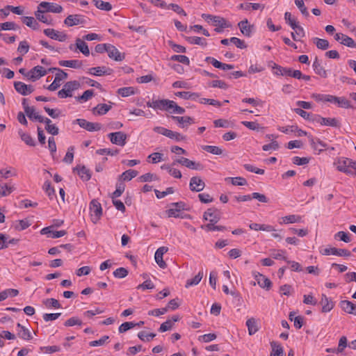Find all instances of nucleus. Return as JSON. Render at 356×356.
<instances>
[{
	"label": "nucleus",
	"instance_id": "a878e982",
	"mask_svg": "<svg viewBox=\"0 0 356 356\" xmlns=\"http://www.w3.org/2000/svg\"><path fill=\"white\" fill-rule=\"evenodd\" d=\"M322 305V312H328L331 311L334 307V303L324 294L322 295L320 302Z\"/></svg>",
	"mask_w": 356,
	"mask_h": 356
},
{
	"label": "nucleus",
	"instance_id": "7c9ffc66",
	"mask_svg": "<svg viewBox=\"0 0 356 356\" xmlns=\"http://www.w3.org/2000/svg\"><path fill=\"white\" fill-rule=\"evenodd\" d=\"M23 23L27 26L33 29V30H38L39 29V24L33 17H23L22 18Z\"/></svg>",
	"mask_w": 356,
	"mask_h": 356
},
{
	"label": "nucleus",
	"instance_id": "e2e57ef3",
	"mask_svg": "<svg viewBox=\"0 0 356 356\" xmlns=\"http://www.w3.org/2000/svg\"><path fill=\"white\" fill-rule=\"evenodd\" d=\"M82 321L77 317H72L67 319L64 325L66 327H71L74 325H81Z\"/></svg>",
	"mask_w": 356,
	"mask_h": 356
},
{
	"label": "nucleus",
	"instance_id": "8fccbe9b",
	"mask_svg": "<svg viewBox=\"0 0 356 356\" xmlns=\"http://www.w3.org/2000/svg\"><path fill=\"white\" fill-rule=\"evenodd\" d=\"M284 19L286 22L292 28L296 29V24L298 23L296 18L293 17L291 13L286 12L284 14Z\"/></svg>",
	"mask_w": 356,
	"mask_h": 356
},
{
	"label": "nucleus",
	"instance_id": "ddd939ff",
	"mask_svg": "<svg viewBox=\"0 0 356 356\" xmlns=\"http://www.w3.org/2000/svg\"><path fill=\"white\" fill-rule=\"evenodd\" d=\"M189 187L192 191L200 192L204 188L205 183L200 177H193L190 180Z\"/></svg>",
	"mask_w": 356,
	"mask_h": 356
},
{
	"label": "nucleus",
	"instance_id": "49530a36",
	"mask_svg": "<svg viewBox=\"0 0 356 356\" xmlns=\"http://www.w3.org/2000/svg\"><path fill=\"white\" fill-rule=\"evenodd\" d=\"M186 40L190 44H198V45H201V46H206L207 44L205 39H202L197 36L187 37Z\"/></svg>",
	"mask_w": 356,
	"mask_h": 356
},
{
	"label": "nucleus",
	"instance_id": "1a4fd4ad",
	"mask_svg": "<svg viewBox=\"0 0 356 356\" xmlns=\"http://www.w3.org/2000/svg\"><path fill=\"white\" fill-rule=\"evenodd\" d=\"M44 33L51 39L64 42L67 39V35L63 32L56 31L54 29H46L44 30Z\"/></svg>",
	"mask_w": 356,
	"mask_h": 356
},
{
	"label": "nucleus",
	"instance_id": "6e6552de",
	"mask_svg": "<svg viewBox=\"0 0 356 356\" xmlns=\"http://www.w3.org/2000/svg\"><path fill=\"white\" fill-rule=\"evenodd\" d=\"M203 218L209 220V223L218 222L220 219V213L215 208H209L204 213Z\"/></svg>",
	"mask_w": 356,
	"mask_h": 356
},
{
	"label": "nucleus",
	"instance_id": "f3484780",
	"mask_svg": "<svg viewBox=\"0 0 356 356\" xmlns=\"http://www.w3.org/2000/svg\"><path fill=\"white\" fill-rule=\"evenodd\" d=\"M107 53L108 57L115 61H122L124 58V54H121L115 46L111 44H108Z\"/></svg>",
	"mask_w": 356,
	"mask_h": 356
},
{
	"label": "nucleus",
	"instance_id": "a19ab883",
	"mask_svg": "<svg viewBox=\"0 0 356 356\" xmlns=\"http://www.w3.org/2000/svg\"><path fill=\"white\" fill-rule=\"evenodd\" d=\"M165 213L168 218L174 217V218H189V215H184L182 216L179 211L177 209L171 208L170 209H168L165 211Z\"/></svg>",
	"mask_w": 356,
	"mask_h": 356
},
{
	"label": "nucleus",
	"instance_id": "39448f33",
	"mask_svg": "<svg viewBox=\"0 0 356 356\" xmlns=\"http://www.w3.org/2000/svg\"><path fill=\"white\" fill-rule=\"evenodd\" d=\"M320 252L323 255H337L339 257H348L351 255V253L350 251H348L346 249H338L336 248H327L323 249V250H321Z\"/></svg>",
	"mask_w": 356,
	"mask_h": 356
},
{
	"label": "nucleus",
	"instance_id": "4c0bfd02",
	"mask_svg": "<svg viewBox=\"0 0 356 356\" xmlns=\"http://www.w3.org/2000/svg\"><path fill=\"white\" fill-rule=\"evenodd\" d=\"M136 92L134 87H124L118 90L117 93L122 97H126L134 95Z\"/></svg>",
	"mask_w": 356,
	"mask_h": 356
},
{
	"label": "nucleus",
	"instance_id": "e433bc0d",
	"mask_svg": "<svg viewBox=\"0 0 356 356\" xmlns=\"http://www.w3.org/2000/svg\"><path fill=\"white\" fill-rule=\"evenodd\" d=\"M92 2L98 9L105 11H110L112 9V6L109 2H105L102 0H92Z\"/></svg>",
	"mask_w": 356,
	"mask_h": 356
},
{
	"label": "nucleus",
	"instance_id": "6e6d98bb",
	"mask_svg": "<svg viewBox=\"0 0 356 356\" xmlns=\"http://www.w3.org/2000/svg\"><path fill=\"white\" fill-rule=\"evenodd\" d=\"M14 190L15 187L13 186H9L8 184L0 186V195L7 196L9 194H10Z\"/></svg>",
	"mask_w": 356,
	"mask_h": 356
},
{
	"label": "nucleus",
	"instance_id": "864d4df0",
	"mask_svg": "<svg viewBox=\"0 0 356 356\" xmlns=\"http://www.w3.org/2000/svg\"><path fill=\"white\" fill-rule=\"evenodd\" d=\"M43 189L45 191L46 193L49 196V197L51 200L55 196V190L51 186V182L49 181H46L43 185Z\"/></svg>",
	"mask_w": 356,
	"mask_h": 356
},
{
	"label": "nucleus",
	"instance_id": "bf43d9fd",
	"mask_svg": "<svg viewBox=\"0 0 356 356\" xmlns=\"http://www.w3.org/2000/svg\"><path fill=\"white\" fill-rule=\"evenodd\" d=\"M138 179L141 182H147L152 180H158L159 178L156 175L148 172L139 177Z\"/></svg>",
	"mask_w": 356,
	"mask_h": 356
},
{
	"label": "nucleus",
	"instance_id": "423d86ee",
	"mask_svg": "<svg viewBox=\"0 0 356 356\" xmlns=\"http://www.w3.org/2000/svg\"><path fill=\"white\" fill-rule=\"evenodd\" d=\"M170 101L169 99L153 100L152 102H147V106L155 110H162L169 111V106H170Z\"/></svg>",
	"mask_w": 356,
	"mask_h": 356
},
{
	"label": "nucleus",
	"instance_id": "680f3d73",
	"mask_svg": "<svg viewBox=\"0 0 356 356\" xmlns=\"http://www.w3.org/2000/svg\"><path fill=\"white\" fill-rule=\"evenodd\" d=\"M295 3L304 16L308 17L309 15L307 8L305 6L303 0H295Z\"/></svg>",
	"mask_w": 356,
	"mask_h": 356
},
{
	"label": "nucleus",
	"instance_id": "c85d7f7f",
	"mask_svg": "<svg viewBox=\"0 0 356 356\" xmlns=\"http://www.w3.org/2000/svg\"><path fill=\"white\" fill-rule=\"evenodd\" d=\"M18 134L22 140L24 141L27 145L35 146V143L31 136L27 133L24 132L22 129L18 131Z\"/></svg>",
	"mask_w": 356,
	"mask_h": 356
},
{
	"label": "nucleus",
	"instance_id": "a211bd4d",
	"mask_svg": "<svg viewBox=\"0 0 356 356\" xmlns=\"http://www.w3.org/2000/svg\"><path fill=\"white\" fill-rule=\"evenodd\" d=\"M353 163V161L348 159H341L337 162V169L339 171L343 172L347 174H351V170H349L350 165Z\"/></svg>",
	"mask_w": 356,
	"mask_h": 356
},
{
	"label": "nucleus",
	"instance_id": "f03ea898",
	"mask_svg": "<svg viewBox=\"0 0 356 356\" xmlns=\"http://www.w3.org/2000/svg\"><path fill=\"white\" fill-rule=\"evenodd\" d=\"M90 211L92 221L96 223L102 215L101 204L97 200H92L90 203Z\"/></svg>",
	"mask_w": 356,
	"mask_h": 356
},
{
	"label": "nucleus",
	"instance_id": "b1692460",
	"mask_svg": "<svg viewBox=\"0 0 356 356\" xmlns=\"http://www.w3.org/2000/svg\"><path fill=\"white\" fill-rule=\"evenodd\" d=\"M238 26L241 30V32L247 37H250L252 34L253 26L248 24V19L241 21Z\"/></svg>",
	"mask_w": 356,
	"mask_h": 356
},
{
	"label": "nucleus",
	"instance_id": "c9c22d12",
	"mask_svg": "<svg viewBox=\"0 0 356 356\" xmlns=\"http://www.w3.org/2000/svg\"><path fill=\"white\" fill-rule=\"evenodd\" d=\"M270 346L273 348V352L270 356H284V350L282 347L275 341H272Z\"/></svg>",
	"mask_w": 356,
	"mask_h": 356
},
{
	"label": "nucleus",
	"instance_id": "774afa93",
	"mask_svg": "<svg viewBox=\"0 0 356 356\" xmlns=\"http://www.w3.org/2000/svg\"><path fill=\"white\" fill-rule=\"evenodd\" d=\"M341 43L348 47L356 48V43L353 39L346 35H344V38Z\"/></svg>",
	"mask_w": 356,
	"mask_h": 356
},
{
	"label": "nucleus",
	"instance_id": "20e7f679",
	"mask_svg": "<svg viewBox=\"0 0 356 356\" xmlns=\"http://www.w3.org/2000/svg\"><path fill=\"white\" fill-rule=\"evenodd\" d=\"M76 122L83 129L88 131H99L102 125L98 122H90L85 119H76Z\"/></svg>",
	"mask_w": 356,
	"mask_h": 356
},
{
	"label": "nucleus",
	"instance_id": "473e14b6",
	"mask_svg": "<svg viewBox=\"0 0 356 356\" xmlns=\"http://www.w3.org/2000/svg\"><path fill=\"white\" fill-rule=\"evenodd\" d=\"M19 294V291L13 289H8L0 293V302L6 300L8 297H15Z\"/></svg>",
	"mask_w": 356,
	"mask_h": 356
},
{
	"label": "nucleus",
	"instance_id": "ea45409f",
	"mask_svg": "<svg viewBox=\"0 0 356 356\" xmlns=\"http://www.w3.org/2000/svg\"><path fill=\"white\" fill-rule=\"evenodd\" d=\"M321 125L339 127L340 123L337 118H323V120H321Z\"/></svg>",
	"mask_w": 356,
	"mask_h": 356
},
{
	"label": "nucleus",
	"instance_id": "72a5a7b5",
	"mask_svg": "<svg viewBox=\"0 0 356 356\" xmlns=\"http://www.w3.org/2000/svg\"><path fill=\"white\" fill-rule=\"evenodd\" d=\"M175 95L177 97H179L181 98H183L184 99H193L196 100L199 97V94L195 92H177L175 93Z\"/></svg>",
	"mask_w": 356,
	"mask_h": 356
},
{
	"label": "nucleus",
	"instance_id": "c756f323",
	"mask_svg": "<svg viewBox=\"0 0 356 356\" xmlns=\"http://www.w3.org/2000/svg\"><path fill=\"white\" fill-rule=\"evenodd\" d=\"M76 46L83 55L87 56L90 54V50L88 44L80 38H77L76 40Z\"/></svg>",
	"mask_w": 356,
	"mask_h": 356
},
{
	"label": "nucleus",
	"instance_id": "338daca9",
	"mask_svg": "<svg viewBox=\"0 0 356 356\" xmlns=\"http://www.w3.org/2000/svg\"><path fill=\"white\" fill-rule=\"evenodd\" d=\"M173 327V322L171 320H167L165 322L163 323L160 327L159 328V331L160 332H164L168 330H170Z\"/></svg>",
	"mask_w": 356,
	"mask_h": 356
},
{
	"label": "nucleus",
	"instance_id": "37998d69",
	"mask_svg": "<svg viewBox=\"0 0 356 356\" xmlns=\"http://www.w3.org/2000/svg\"><path fill=\"white\" fill-rule=\"evenodd\" d=\"M44 10H42V8L39 9L38 8V10L35 13V15L39 21L47 24H51V19H49L48 17L45 15H44Z\"/></svg>",
	"mask_w": 356,
	"mask_h": 356
},
{
	"label": "nucleus",
	"instance_id": "5701e85b",
	"mask_svg": "<svg viewBox=\"0 0 356 356\" xmlns=\"http://www.w3.org/2000/svg\"><path fill=\"white\" fill-rule=\"evenodd\" d=\"M312 67L316 74L323 78L327 76V70L321 65L318 57L315 58Z\"/></svg>",
	"mask_w": 356,
	"mask_h": 356
},
{
	"label": "nucleus",
	"instance_id": "412c9836",
	"mask_svg": "<svg viewBox=\"0 0 356 356\" xmlns=\"http://www.w3.org/2000/svg\"><path fill=\"white\" fill-rule=\"evenodd\" d=\"M205 60L207 62H210L213 67L218 69H221L222 70H232L234 67V65H232L222 63L213 57H207Z\"/></svg>",
	"mask_w": 356,
	"mask_h": 356
},
{
	"label": "nucleus",
	"instance_id": "9b49d317",
	"mask_svg": "<svg viewBox=\"0 0 356 356\" xmlns=\"http://www.w3.org/2000/svg\"><path fill=\"white\" fill-rule=\"evenodd\" d=\"M14 88L16 91L22 95H28L34 91V88L31 85H26L21 81L14 82Z\"/></svg>",
	"mask_w": 356,
	"mask_h": 356
},
{
	"label": "nucleus",
	"instance_id": "4d7b16f0",
	"mask_svg": "<svg viewBox=\"0 0 356 356\" xmlns=\"http://www.w3.org/2000/svg\"><path fill=\"white\" fill-rule=\"evenodd\" d=\"M138 338L143 341H149L156 337L154 333H147L145 331H141L138 334Z\"/></svg>",
	"mask_w": 356,
	"mask_h": 356
},
{
	"label": "nucleus",
	"instance_id": "de8ad7c7",
	"mask_svg": "<svg viewBox=\"0 0 356 356\" xmlns=\"http://www.w3.org/2000/svg\"><path fill=\"white\" fill-rule=\"evenodd\" d=\"M43 304L47 308H56L58 309L61 307L59 302L55 298H47L43 300Z\"/></svg>",
	"mask_w": 356,
	"mask_h": 356
},
{
	"label": "nucleus",
	"instance_id": "f704fd0d",
	"mask_svg": "<svg viewBox=\"0 0 356 356\" xmlns=\"http://www.w3.org/2000/svg\"><path fill=\"white\" fill-rule=\"evenodd\" d=\"M111 108V106L106 104H99L93 108V112L97 115H104Z\"/></svg>",
	"mask_w": 356,
	"mask_h": 356
},
{
	"label": "nucleus",
	"instance_id": "0eeeda50",
	"mask_svg": "<svg viewBox=\"0 0 356 356\" xmlns=\"http://www.w3.org/2000/svg\"><path fill=\"white\" fill-rule=\"evenodd\" d=\"M67 77V73L64 71H59V73H56L54 81L47 87V89L50 91L56 90L60 86V82Z\"/></svg>",
	"mask_w": 356,
	"mask_h": 356
},
{
	"label": "nucleus",
	"instance_id": "aec40b11",
	"mask_svg": "<svg viewBox=\"0 0 356 356\" xmlns=\"http://www.w3.org/2000/svg\"><path fill=\"white\" fill-rule=\"evenodd\" d=\"M339 304L343 311L356 316V304L349 300H341Z\"/></svg>",
	"mask_w": 356,
	"mask_h": 356
},
{
	"label": "nucleus",
	"instance_id": "2f4dec72",
	"mask_svg": "<svg viewBox=\"0 0 356 356\" xmlns=\"http://www.w3.org/2000/svg\"><path fill=\"white\" fill-rule=\"evenodd\" d=\"M246 325L250 335L255 334L259 330L256 320L254 318L248 319L246 321Z\"/></svg>",
	"mask_w": 356,
	"mask_h": 356
},
{
	"label": "nucleus",
	"instance_id": "0e129e2a",
	"mask_svg": "<svg viewBox=\"0 0 356 356\" xmlns=\"http://www.w3.org/2000/svg\"><path fill=\"white\" fill-rule=\"evenodd\" d=\"M128 273L129 272L125 268L120 267L113 272V275L116 278H124L127 276Z\"/></svg>",
	"mask_w": 356,
	"mask_h": 356
},
{
	"label": "nucleus",
	"instance_id": "a18cd8bd",
	"mask_svg": "<svg viewBox=\"0 0 356 356\" xmlns=\"http://www.w3.org/2000/svg\"><path fill=\"white\" fill-rule=\"evenodd\" d=\"M314 42L316 44L317 48L323 50H325L329 48V42L325 39H321L315 38H314Z\"/></svg>",
	"mask_w": 356,
	"mask_h": 356
},
{
	"label": "nucleus",
	"instance_id": "f257e3e1",
	"mask_svg": "<svg viewBox=\"0 0 356 356\" xmlns=\"http://www.w3.org/2000/svg\"><path fill=\"white\" fill-rule=\"evenodd\" d=\"M80 83L77 81H71L65 83L63 88L58 92V96L61 98L71 97L72 91L79 89Z\"/></svg>",
	"mask_w": 356,
	"mask_h": 356
},
{
	"label": "nucleus",
	"instance_id": "7ed1b4c3",
	"mask_svg": "<svg viewBox=\"0 0 356 356\" xmlns=\"http://www.w3.org/2000/svg\"><path fill=\"white\" fill-rule=\"evenodd\" d=\"M108 136L113 144L119 146H124L126 144L127 136L122 131L110 133Z\"/></svg>",
	"mask_w": 356,
	"mask_h": 356
},
{
	"label": "nucleus",
	"instance_id": "09e8293b",
	"mask_svg": "<svg viewBox=\"0 0 356 356\" xmlns=\"http://www.w3.org/2000/svg\"><path fill=\"white\" fill-rule=\"evenodd\" d=\"M17 335L19 338L26 341L32 339L31 332L26 327H22V330H18Z\"/></svg>",
	"mask_w": 356,
	"mask_h": 356
},
{
	"label": "nucleus",
	"instance_id": "dca6fc26",
	"mask_svg": "<svg viewBox=\"0 0 356 356\" xmlns=\"http://www.w3.org/2000/svg\"><path fill=\"white\" fill-rule=\"evenodd\" d=\"M253 275H254L255 280L257 282V284L261 288L266 289L267 290L270 289V288L271 287L272 283L268 278H267L264 275H262L259 273H257V272H254Z\"/></svg>",
	"mask_w": 356,
	"mask_h": 356
},
{
	"label": "nucleus",
	"instance_id": "f8f14e48",
	"mask_svg": "<svg viewBox=\"0 0 356 356\" xmlns=\"http://www.w3.org/2000/svg\"><path fill=\"white\" fill-rule=\"evenodd\" d=\"M38 8H43L44 12H51L54 13H60L63 11V7L54 3L42 1L38 5Z\"/></svg>",
	"mask_w": 356,
	"mask_h": 356
},
{
	"label": "nucleus",
	"instance_id": "79ce46f5",
	"mask_svg": "<svg viewBox=\"0 0 356 356\" xmlns=\"http://www.w3.org/2000/svg\"><path fill=\"white\" fill-rule=\"evenodd\" d=\"M216 222L208 223L205 225H202L201 228L204 229L207 232L210 231H224L226 229L225 226L215 225Z\"/></svg>",
	"mask_w": 356,
	"mask_h": 356
},
{
	"label": "nucleus",
	"instance_id": "bb28decb",
	"mask_svg": "<svg viewBox=\"0 0 356 356\" xmlns=\"http://www.w3.org/2000/svg\"><path fill=\"white\" fill-rule=\"evenodd\" d=\"M172 118L181 124L183 128L195 123L194 119L189 116H172Z\"/></svg>",
	"mask_w": 356,
	"mask_h": 356
},
{
	"label": "nucleus",
	"instance_id": "9d476101",
	"mask_svg": "<svg viewBox=\"0 0 356 356\" xmlns=\"http://www.w3.org/2000/svg\"><path fill=\"white\" fill-rule=\"evenodd\" d=\"M47 74V71L44 69L43 67L37 65L32 68L28 73L27 76L29 79L33 81L39 79L42 76H45Z\"/></svg>",
	"mask_w": 356,
	"mask_h": 356
},
{
	"label": "nucleus",
	"instance_id": "69168bd1",
	"mask_svg": "<svg viewBox=\"0 0 356 356\" xmlns=\"http://www.w3.org/2000/svg\"><path fill=\"white\" fill-rule=\"evenodd\" d=\"M135 327V323L134 322H125L121 324L119 327V332L124 333L127 330L134 328Z\"/></svg>",
	"mask_w": 356,
	"mask_h": 356
},
{
	"label": "nucleus",
	"instance_id": "052dcab7",
	"mask_svg": "<svg viewBox=\"0 0 356 356\" xmlns=\"http://www.w3.org/2000/svg\"><path fill=\"white\" fill-rule=\"evenodd\" d=\"M170 60L178 61L187 65L190 63L189 58L184 55H173L171 56Z\"/></svg>",
	"mask_w": 356,
	"mask_h": 356
},
{
	"label": "nucleus",
	"instance_id": "2eb2a0df",
	"mask_svg": "<svg viewBox=\"0 0 356 356\" xmlns=\"http://www.w3.org/2000/svg\"><path fill=\"white\" fill-rule=\"evenodd\" d=\"M177 162L179 164L186 166L188 168L193 170H202L203 165L200 163H195V161H191L190 159L181 157L180 159H177Z\"/></svg>",
	"mask_w": 356,
	"mask_h": 356
},
{
	"label": "nucleus",
	"instance_id": "603ef678",
	"mask_svg": "<svg viewBox=\"0 0 356 356\" xmlns=\"http://www.w3.org/2000/svg\"><path fill=\"white\" fill-rule=\"evenodd\" d=\"M202 149L207 152L215 155H220L222 154V149L217 146L213 145H205L202 147Z\"/></svg>",
	"mask_w": 356,
	"mask_h": 356
},
{
	"label": "nucleus",
	"instance_id": "c03bdc74",
	"mask_svg": "<svg viewBox=\"0 0 356 356\" xmlns=\"http://www.w3.org/2000/svg\"><path fill=\"white\" fill-rule=\"evenodd\" d=\"M203 277V272L200 271L193 278L188 280L186 284V287L188 288L190 286L198 284Z\"/></svg>",
	"mask_w": 356,
	"mask_h": 356
},
{
	"label": "nucleus",
	"instance_id": "3c124183",
	"mask_svg": "<svg viewBox=\"0 0 356 356\" xmlns=\"http://www.w3.org/2000/svg\"><path fill=\"white\" fill-rule=\"evenodd\" d=\"M169 106V111L173 113L178 114H184L185 113V109L179 106H178L174 101H170Z\"/></svg>",
	"mask_w": 356,
	"mask_h": 356
},
{
	"label": "nucleus",
	"instance_id": "4468645a",
	"mask_svg": "<svg viewBox=\"0 0 356 356\" xmlns=\"http://www.w3.org/2000/svg\"><path fill=\"white\" fill-rule=\"evenodd\" d=\"M168 248L167 247L162 246L158 248L155 252V261L159 266L161 268H165L167 266L166 263L163 259V256L165 252H168Z\"/></svg>",
	"mask_w": 356,
	"mask_h": 356
},
{
	"label": "nucleus",
	"instance_id": "13d9d810",
	"mask_svg": "<svg viewBox=\"0 0 356 356\" xmlns=\"http://www.w3.org/2000/svg\"><path fill=\"white\" fill-rule=\"evenodd\" d=\"M213 22L214 26H220V28L228 27L225 19L220 16L213 17Z\"/></svg>",
	"mask_w": 356,
	"mask_h": 356
},
{
	"label": "nucleus",
	"instance_id": "58836bf2",
	"mask_svg": "<svg viewBox=\"0 0 356 356\" xmlns=\"http://www.w3.org/2000/svg\"><path fill=\"white\" fill-rule=\"evenodd\" d=\"M138 171H136L135 170H126L125 172H124L120 175V178L122 181H130L133 178L136 177L138 175Z\"/></svg>",
	"mask_w": 356,
	"mask_h": 356
},
{
	"label": "nucleus",
	"instance_id": "5fc2aeb1",
	"mask_svg": "<svg viewBox=\"0 0 356 356\" xmlns=\"http://www.w3.org/2000/svg\"><path fill=\"white\" fill-rule=\"evenodd\" d=\"M283 222L284 223H294V222H300L301 221V217L297 215H289L283 217L282 218Z\"/></svg>",
	"mask_w": 356,
	"mask_h": 356
},
{
	"label": "nucleus",
	"instance_id": "6ab92c4d",
	"mask_svg": "<svg viewBox=\"0 0 356 356\" xmlns=\"http://www.w3.org/2000/svg\"><path fill=\"white\" fill-rule=\"evenodd\" d=\"M84 23V19L79 15H70L64 20V24L68 26L83 24Z\"/></svg>",
	"mask_w": 356,
	"mask_h": 356
},
{
	"label": "nucleus",
	"instance_id": "4be33fe9",
	"mask_svg": "<svg viewBox=\"0 0 356 356\" xmlns=\"http://www.w3.org/2000/svg\"><path fill=\"white\" fill-rule=\"evenodd\" d=\"M73 170L74 171L77 170L79 176L83 181H87L90 179V171L85 165H77Z\"/></svg>",
	"mask_w": 356,
	"mask_h": 356
},
{
	"label": "nucleus",
	"instance_id": "393cba45",
	"mask_svg": "<svg viewBox=\"0 0 356 356\" xmlns=\"http://www.w3.org/2000/svg\"><path fill=\"white\" fill-rule=\"evenodd\" d=\"M112 70L106 68V67H95L88 70V73L95 76H102L104 74H111Z\"/></svg>",
	"mask_w": 356,
	"mask_h": 356
},
{
	"label": "nucleus",
	"instance_id": "cd10ccee",
	"mask_svg": "<svg viewBox=\"0 0 356 356\" xmlns=\"http://www.w3.org/2000/svg\"><path fill=\"white\" fill-rule=\"evenodd\" d=\"M59 65L72 68H80L82 66V61L79 60H60Z\"/></svg>",
	"mask_w": 356,
	"mask_h": 356
}]
</instances>
